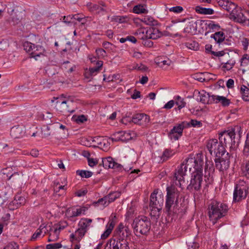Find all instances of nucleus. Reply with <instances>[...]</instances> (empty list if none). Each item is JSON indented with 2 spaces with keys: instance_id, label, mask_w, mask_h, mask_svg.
I'll list each match as a JSON object with an SVG mask.
<instances>
[{
  "instance_id": "1",
  "label": "nucleus",
  "mask_w": 249,
  "mask_h": 249,
  "mask_svg": "<svg viewBox=\"0 0 249 249\" xmlns=\"http://www.w3.org/2000/svg\"><path fill=\"white\" fill-rule=\"evenodd\" d=\"M166 192L165 210L167 215L174 217L184 213L187 206L184 196L173 186L167 187Z\"/></svg>"
},
{
  "instance_id": "2",
  "label": "nucleus",
  "mask_w": 249,
  "mask_h": 249,
  "mask_svg": "<svg viewBox=\"0 0 249 249\" xmlns=\"http://www.w3.org/2000/svg\"><path fill=\"white\" fill-rule=\"evenodd\" d=\"M228 211V206L223 203L213 200L209 206V216L214 224L216 221L226 215Z\"/></svg>"
},
{
  "instance_id": "3",
  "label": "nucleus",
  "mask_w": 249,
  "mask_h": 249,
  "mask_svg": "<svg viewBox=\"0 0 249 249\" xmlns=\"http://www.w3.org/2000/svg\"><path fill=\"white\" fill-rule=\"evenodd\" d=\"M241 128L236 126L234 128L228 129L221 132L219 134V140L221 144L224 146V148L229 147L230 148L235 145V131L240 133ZM239 137H241L240 133H239Z\"/></svg>"
},
{
  "instance_id": "4",
  "label": "nucleus",
  "mask_w": 249,
  "mask_h": 249,
  "mask_svg": "<svg viewBox=\"0 0 249 249\" xmlns=\"http://www.w3.org/2000/svg\"><path fill=\"white\" fill-rule=\"evenodd\" d=\"M132 226L135 232L147 235L151 229V221L146 216H139L134 219Z\"/></svg>"
},
{
  "instance_id": "5",
  "label": "nucleus",
  "mask_w": 249,
  "mask_h": 249,
  "mask_svg": "<svg viewBox=\"0 0 249 249\" xmlns=\"http://www.w3.org/2000/svg\"><path fill=\"white\" fill-rule=\"evenodd\" d=\"M206 147L210 154L211 155L213 154L215 157L220 158L223 157L226 152L224 146L221 144L220 142L218 143V140L215 139L209 140Z\"/></svg>"
},
{
  "instance_id": "6",
  "label": "nucleus",
  "mask_w": 249,
  "mask_h": 249,
  "mask_svg": "<svg viewBox=\"0 0 249 249\" xmlns=\"http://www.w3.org/2000/svg\"><path fill=\"white\" fill-rule=\"evenodd\" d=\"M248 189L249 186L245 181H240L235 187L233 201L236 202L245 199L248 193Z\"/></svg>"
},
{
  "instance_id": "7",
  "label": "nucleus",
  "mask_w": 249,
  "mask_h": 249,
  "mask_svg": "<svg viewBox=\"0 0 249 249\" xmlns=\"http://www.w3.org/2000/svg\"><path fill=\"white\" fill-rule=\"evenodd\" d=\"M203 182V174H200V172H193L190 184L187 186V189L190 192L200 191Z\"/></svg>"
},
{
  "instance_id": "8",
  "label": "nucleus",
  "mask_w": 249,
  "mask_h": 249,
  "mask_svg": "<svg viewBox=\"0 0 249 249\" xmlns=\"http://www.w3.org/2000/svg\"><path fill=\"white\" fill-rule=\"evenodd\" d=\"M104 249H129L127 240L111 238L107 241Z\"/></svg>"
},
{
  "instance_id": "9",
  "label": "nucleus",
  "mask_w": 249,
  "mask_h": 249,
  "mask_svg": "<svg viewBox=\"0 0 249 249\" xmlns=\"http://www.w3.org/2000/svg\"><path fill=\"white\" fill-rule=\"evenodd\" d=\"M122 121L123 123L126 124L124 123L125 121L129 122H133L135 124H147L150 121V117L148 115L143 113H138L135 114L133 116L132 118H128L127 117H124Z\"/></svg>"
},
{
  "instance_id": "10",
  "label": "nucleus",
  "mask_w": 249,
  "mask_h": 249,
  "mask_svg": "<svg viewBox=\"0 0 249 249\" xmlns=\"http://www.w3.org/2000/svg\"><path fill=\"white\" fill-rule=\"evenodd\" d=\"M57 107L59 111L63 113H73L75 108L73 107L74 103L70 100H58L56 102Z\"/></svg>"
},
{
  "instance_id": "11",
  "label": "nucleus",
  "mask_w": 249,
  "mask_h": 249,
  "mask_svg": "<svg viewBox=\"0 0 249 249\" xmlns=\"http://www.w3.org/2000/svg\"><path fill=\"white\" fill-rule=\"evenodd\" d=\"M186 167L184 164L181 163L176 169L174 173V179L178 181V183L176 182L177 185H179V187L181 186V182H184V176L186 174Z\"/></svg>"
},
{
  "instance_id": "12",
  "label": "nucleus",
  "mask_w": 249,
  "mask_h": 249,
  "mask_svg": "<svg viewBox=\"0 0 249 249\" xmlns=\"http://www.w3.org/2000/svg\"><path fill=\"white\" fill-rule=\"evenodd\" d=\"M230 16L231 19L238 23L247 24V21L249 20L242 12L241 8L238 7L232 13H230Z\"/></svg>"
},
{
  "instance_id": "13",
  "label": "nucleus",
  "mask_w": 249,
  "mask_h": 249,
  "mask_svg": "<svg viewBox=\"0 0 249 249\" xmlns=\"http://www.w3.org/2000/svg\"><path fill=\"white\" fill-rule=\"evenodd\" d=\"M118 235L117 239L127 240V238L131 234V231L128 227L124 226L122 223H120L115 230Z\"/></svg>"
},
{
  "instance_id": "14",
  "label": "nucleus",
  "mask_w": 249,
  "mask_h": 249,
  "mask_svg": "<svg viewBox=\"0 0 249 249\" xmlns=\"http://www.w3.org/2000/svg\"><path fill=\"white\" fill-rule=\"evenodd\" d=\"M102 165L106 169L112 168L118 171H121L123 169V166L116 162L110 157L103 158Z\"/></svg>"
},
{
  "instance_id": "15",
  "label": "nucleus",
  "mask_w": 249,
  "mask_h": 249,
  "mask_svg": "<svg viewBox=\"0 0 249 249\" xmlns=\"http://www.w3.org/2000/svg\"><path fill=\"white\" fill-rule=\"evenodd\" d=\"M229 153L226 154V156L224 158L222 157L219 158L216 157L214 159L216 168L220 171H224L228 169L230 164V161L228 159Z\"/></svg>"
},
{
  "instance_id": "16",
  "label": "nucleus",
  "mask_w": 249,
  "mask_h": 249,
  "mask_svg": "<svg viewBox=\"0 0 249 249\" xmlns=\"http://www.w3.org/2000/svg\"><path fill=\"white\" fill-rule=\"evenodd\" d=\"M214 171V167L212 161L207 160L205 167V181L208 184L213 181L212 175Z\"/></svg>"
},
{
  "instance_id": "17",
  "label": "nucleus",
  "mask_w": 249,
  "mask_h": 249,
  "mask_svg": "<svg viewBox=\"0 0 249 249\" xmlns=\"http://www.w3.org/2000/svg\"><path fill=\"white\" fill-rule=\"evenodd\" d=\"M198 95L196 98L197 101L204 104H211L213 103L214 101V95H210L209 93L206 92L204 90L198 91Z\"/></svg>"
},
{
  "instance_id": "18",
  "label": "nucleus",
  "mask_w": 249,
  "mask_h": 249,
  "mask_svg": "<svg viewBox=\"0 0 249 249\" xmlns=\"http://www.w3.org/2000/svg\"><path fill=\"white\" fill-rule=\"evenodd\" d=\"M142 36L141 38L143 39V36L146 38H151L152 39H157L160 37L162 36V33L157 28L152 27L149 28L146 32V34L143 35L144 32L142 33Z\"/></svg>"
},
{
  "instance_id": "19",
  "label": "nucleus",
  "mask_w": 249,
  "mask_h": 249,
  "mask_svg": "<svg viewBox=\"0 0 249 249\" xmlns=\"http://www.w3.org/2000/svg\"><path fill=\"white\" fill-rule=\"evenodd\" d=\"M25 128L22 125H16L12 127L10 130V135L14 139H19L25 134Z\"/></svg>"
},
{
  "instance_id": "20",
  "label": "nucleus",
  "mask_w": 249,
  "mask_h": 249,
  "mask_svg": "<svg viewBox=\"0 0 249 249\" xmlns=\"http://www.w3.org/2000/svg\"><path fill=\"white\" fill-rule=\"evenodd\" d=\"M89 7L90 11L96 14H104L107 11V6L103 2L98 4H90Z\"/></svg>"
},
{
  "instance_id": "21",
  "label": "nucleus",
  "mask_w": 249,
  "mask_h": 249,
  "mask_svg": "<svg viewBox=\"0 0 249 249\" xmlns=\"http://www.w3.org/2000/svg\"><path fill=\"white\" fill-rule=\"evenodd\" d=\"M158 193V191L155 190L154 192L150 195V207H162L163 203V199L161 198H160L158 199V197L157 196V195Z\"/></svg>"
},
{
  "instance_id": "22",
  "label": "nucleus",
  "mask_w": 249,
  "mask_h": 249,
  "mask_svg": "<svg viewBox=\"0 0 249 249\" xmlns=\"http://www.w3.org/2000/svg\"><path fill=\"white\" fill-rule=\"evenodd\" d=\"M183 134V130L179 125L178 124L175 125L170 130L168 134V136L171 139L178 140Z\"/></svg>"
},
{
  "instance_id": "23",
  "label": "nucleus",
  "mask_w": 249,
  "mask_h": 249,
  "mask_svg": "<svg viewBox=\"0 0 249 249\" xmlns=\"http://www.w3.org/2000/svg\"><path fill=\"white\" fill-rule=\"evenodd\" d=\"M115 218V216H114L113 218L109 219L106 226V230L101 235V239H105L107 238L111 233L116 223V221L114 219Z\"/></svg>"
},
{
  "instance_id": "24",
  "label": "nucleus",
  "mask_w": 249,
  "mask_h": 249,
  "mask_svg": "<svg viewBox=\"0 0 249 249\" xmlns=\"http://www.w3.org/2000/svg\"><path fill=\"white\" fill-rule=\"evenodd\" d=\"M194 168L195 169V171L193 172H200V174H202L204 161L202 155L197 154L196 159H194Z\"/></svg>"
},
{
  "instance_id": "25",
  "label": "nucleus",
  "mask_w": 249,
  "mask_h": 249,
  "mask_svg": "<svg viewBox=\"0 0 249 249\" xmlns=\"http://www.w3.org/2000/svg\"><path fill=\"white\" fill-rule=\"evenodd\" d=\"M45 53V49L40 45H34V50L30 54L31 58H34L36 60H37V57H40L41 55H44Z\"/></svg>"
},
{
  "instance_id": "26",
  "label": "nucleus",
  "mask_w": 249,
  "mask_h": 249,
  "mask_svg": "<svg viewBox=\"0 0 249 249\" xmlns=\"http://www.w3.org/2000/svg\"><path fill=\"white\" fill-rule=\"evenodd\" d=\"M129 133L124 131H119L114 134L115 137L111 138L112 141H125L131 138Z\"/></svg>"
},
{
  "instance_id": "27",
  "label": "nucleus",
  "mask_w": 249,
  "mask_h": 249,
  "mask_svg": "<svg viewBox=\"0 0 249 249\" xmlns=\"http://www.w3.org/2000/svg\"><path fill=\"white\" fill-rule=\"evenodd\" d=\"M49 227V236L48 237V242H54L56 241L59 238L60 231L54 226Z\"/></svg>"
},
{
  "instance_id": "28",
  "label": "nucleus",
  "mask_w": 249,
  "mask_h": 249,
  "mask_svg": "<svg viewBox=\"0 0 249 249\" xmlns=\"http://www.w3.org/2000/svg\"><path fill=\"white\" fill-rule=\"evenodd\" d=\"M214 98L213 103H220L224 107H228L231 103L230 100L224 96L214 95Z\"/></svg>"
},
{
  "instance_id": "29",
  "label": "nucleus",
  "mask_w": 249,
  "mask_h": 249,
  "mask_svg": "<svg viewBox=\"0 0 249 249\" xmlns=\"http://www.w3.org/2000/svg\"><path fill=\"white\" fill-rule=\"evenodd\" d=\"M197 31V22H189L187 26L184 29V33L194 35Z\"/></svg>"
},
{
  "instance_id": "30",
  "label": "nucleus",
  "mask_w": 249,
  "mask_h": 249,
  "mask_svg": "<svg viewBox=\"0 0 249 249\" xmlns=\"http://www.w3.org/2000/svg\"><path fill=\"white\" fill-rule=\"evenodd\" d=\"M92 222V220L91 219L83 218L78 223L79 228L83 230H86L87 232Z\"/></svg>"
},
{
  "instance_id": "31",
  "label": "nucleus",
  "mask_w": 249,
  "mask_h": 249,
  "mask_svg": "<svg viewBox=\"0 0 249 249\" xmlns=\"http://www.w3.org/2000/svg\"><path fill=\"white\" fill-rule=\"evenodd\" d=\"M103 65V62L102 61H97L95 67L89 69V74H91V76L96 75L101 71Z\"/></svg>"
},
{
  "instance_id": "32",
  "label": "nucleus",
  "mask_w": 249,
  "mask_h": 249,
  "mask_svg": "<svg viewBox=\"0 0 249 249\" xmlns=\"http://www.w3.org/2000/svg\"><path fill=\"white\" fill-rule=\"evenodd\" d=\"M196 11L197 13L204 15H212L214 11L212 8H203L199 6L196 7Z\"/></svg>"
},
{
  "instance_id": "33",
  "label": "nucleus",
  "mask_w": 249,
  "mask_h": 249,
  "mask_svg": "<svg viewBox=\"0 0 249 249\" xmlns=\"http://www.w3.org/2000/svg\"><path fill=\"white\" fill-rule=\"evenodd\" d=\"M211 37L213 38L217 43H220L224 41L225 35L222 32H217L212 35Z\"/></svg>"
},
{
  "instance_id": "34",
  "label": "nucleus",
  "mask_w": 249,
  "mask_h": 249,
  "mask_svg": "<svg viewBox=\"0 0 249 249\" xmlns=\"http://www.w3.org/2000/svg\"><path fill=\"white\" fill-rule=\"evenodd\" d=\"M240 93L244 101H249V88L245 85H242L240 89Z\"/></svg>"
},
{
  "instance_id": "35",
  "label": "nucleus",
  "mask_w": 249,
  "mask_h": 249,
  "mask_svg": "<svg viewBox=\"0 0 249 249\" xmlns=\"http://www.w3.org/2000/svg\"><path fill=\"white\" fill-rule=\"evenodd\" d=\"M121 196L120 192H113L110 193L108 195L106 196V198L104 199H107L108 201V204L113 202L116 199L119 197Z\"/></svg>"
},
{
  "instance_id": "36",
  "label": "nucleus",
  "mask_w": 249,
  "mask_h": 249,
  "mask_svg": "<svg viewBox=\"0 0 249 249\" xmlns=\"http://www.w3.org/2000/svg\"><path fill=\"white\" fill-rule=\"evenodd\" d=\"M88 207L83 206L79 207L76 209H73L72 211L71 217H76L82 214H84L85 212L88 210Z\"/></svg>"
},
{
  "instance_id": "37",
  "label": "nucleus",
  "mask_w": 249,
  "mask_h": 249,
  "mask_svg": "<svg viewBox=\"0 0 249 249\" xmlns=\"http://www.w3.org/2000/svg\"><path fill=\"white\" fill-rule=\"evenodd\" d=\"M174 154L173 151L169 149H166L163 152L160 158V161L161 162H163L167 160H168L170 157H171Z\"/></svg>"
},
{
  "instance_id": "38",
  "label": "nucleus",
  "mask_w": 249,
  "mask_h": 249,
  "mask_svg": "<svg viewBox=\"0 0 249 249\" xmlns=\"http://www.w3.org/2000/svg\"><path fill=\"white\" fill-rule=\"evenodd\" d=\"M243 156V160L245 161V166L243 168V172L244 175L248 178H249V155L248 158Z\"/></svg>"
},
{
  "instance_id": "39",
  "label": "nucleus",
  "mask_w": 249,
  "mask_h": 249,
  "mask_svg": "<svg viewBox=\"0 0 249 249\" xmlns=\"http://www.w3.org/2000/svg\"><path fill=\"white\" fill-rule=\"evenodd\" d=\"M151 213L150 215L152 217H154L155 219H158L160 217V215L162 207H151Z\"/></svg>"
},
{
  "instance_id": "40",
  "label": "nucleus",
  "mask_w": 249,
  "mask_h": 249,
  "mask_svg": "<svg viewBox=\"0 0 249 249\" xmlns=\"http://www.w3.org/2000/svg\"><path fill=\"white\" fill-rule=\"evenodd\" d=\"M249 155V133L247 134L246 140L245 142L244 149L243 150V156L248 157Z\"/></svg>"
},
{
  "instance_id": "41",
  "label": "nucleus",
  "mask_w": 249,
  "mask_h": 249,
  "mask_svg": "<svg viewBox=\"0 0 249 249\" xmlns=\"http://www.w3.org/2000/svg\"><path fill=\"white\" fill-rule=\"evenodd\" d=\"M205 25L210 30H219L220 26L218 24L214 23L213 21H207L206 22Z\"/></svg>"
},
{
  "instance_id": "42",
  "label": "nucleus",
  "mask_w": 249,
  "mask_h": 249,
  "mask_svg": "<svg viewBox=\"0 0 249 249\" xmlns=\"http://www.w3.org/2000/svg\"><path fill=\"white\" fill-rule=\"evenodd\" d=\"M195 160L193 158H188L186 159L182 163L184 164V166L186 167V170L187 171V169L189 168V171H191L192 167H194Z\"/></svg>"
},
{
  "instance_id": "43",
  "label": "nucleus",
  "mask_w": 249,
  "mask_h": 249,
  "mask_svg": "<svg viewBox=\"0 0 249 249\" xmlns=\"http://www.w3.org/2000/svg\"><path fill=\"white\" fill-rule=\"evenodd\" d=\"M185 46L188 49L196 51L199 49L198 43L195 41H191L185 43Z\"/></svg>"
},
{
  "instance_id": "44",
  "label": "nucleus",
  "mask_w": 249,
  "mask_h": 249,
  "mask_svg": "<svg viewBox=\"0 0 249 249\" xmlns=\"http://www.w3.org/2000/svg\"><path fill=\"white\" fill-rule=\"evenodd\" d=\"M133 12L136 14L145 13L147 11L145 9L143 5L138 4L133 8Z\"/></svg>"
},
{
  "instance_id": "45",
  "label": "nucleus",
  "mask_w": 249,
  "mask_h": 249,
  "mask_svg": "<svg viewBox=\"0 0 249 249\" xmlns=\"http://www.w3.org/2000/svg\"><path fill=\"white\" fill-rule=\"evenodd\" d=\"M106 198V196L103 197V198H100L98 200V201L94 202L93 204L95 206H99V205L103 206V208L108 206V201L107 199H104Z\"/></svg>"
},
{
  "instance_id": "46",
  "label": "nucleus",
  "mask_w": 249,
  "mask_h": 249,
  "mask_svg": "<svg viewBox=\"0 0 249 249\" xmlns=\"http://www.w3.org/2000/svg\"><path fill=\"white\" fill-rule=\"evenodd\" d=\"M237 7V6L234 3L228 0L227 3L224 9L229 12H230V13H232Z\"/></svg>"
},
{
  "instance_id": "47",
  "label": "nucleus",
  "mask_w": 249,
  "mask_h": 249,
  "mask_svg": "<svg viewBox=\"0 0 249 249\" xmlns=\"http://www.w3.org/2000/svg\"><path fill=\"white\" fill-rule=\"evenodd\" d=\"M142 21L144 22L145 24L149 25H154L156 24L157 21L154 20L153 18L150 17L149 16H146L144 17Z\"/></svg>"
},
{
  "instance_id": "48",
  "label": "nucleus",
  "mask_w": 249,
  "mask_h": 249,
  "mask_svg": "<svg viewBox=\"0 0 249 249\" xmlns=\"http://www.w3.org/2000/svg\"><path fill=\"white\" fill-rule=\"evenodd\" d=\"M76 174L79 175L82 178H89L92 175V173L90 171L86 170H77Z\"/></svg>"
},
{
  "instance_id": "49",
  "label": "nucleus",
  "mask_w": 249,
  "mask_h": 249,
  "mask_svg": "<svg viewBox=\"0 0 249 249\" xmlns=\"http://www.w3.org/2000/svg\"><path fill=\"white\" fill-rule=\"evenodd\" d=\"M86 232L87 231L86 230H83L79 228L75 231V234L77 235L76 241L79 242L81 240V239L84 237Z\"/></svg>"
},
{
  "instance_id": "50",
  "label": "nucleus",
  "mask_w": 249,
  "mask_h": 249,
  "mask_svg": "<svg viewBox=\"0 0 249 249\" xmlns=\"http://www.w3.org/2000/svg\"><path fill=\"white\" fill-rule=\"evenodd\" d=\"M176 100V104L178 106V109H180L185 106L186 103L184 101L183 99L181 98L179 96H178Z\"/></svg>"
},
{
  "instance_id": "51",
  "label": "nucleus",
  "mask_w": 249,
  "mask_h": 249,
  "mask_svg": "<svg viewBox=\"0 0 249 249\" xmlns=\"http://www.w3.org/2000/svg\"><path fill=\"white\" fill-rule=\"evenodd\" d=\"M34 44H33L30 42L26 41L23 43V48L24 50H25L27 52H30L31 51H33Z\"/></svg>"
},
{
  "instance_id": "52",
  "label": "nucleus",
  "mask_w": 249,
  "mask_h": 249,
  "mask_svg": "<svg viewBox=\"0 0 249 249\" xmlns=\"http://www.w3.org/2000/svg\"><path fill=\"white\" fill-rule=\"evenodd\" d=\"M203 76H205V82H208L210 80L214 81L216 78V75L213 74L209 72H205L202 74Z\"/></svg>"
},
{
  "instance_id": "53",
  "label": "nucleus",
  "mask_w": 249,
  "mask_h": 249,
  "mask_svg": "<svg viewBox=\"0 0 249 249\" xmlns=\"http://www.w3.org/2000/svg\"><path fill=\"white\" fill-rule=\"evenodd\" d=\"M68 224L65 221H60L58 224H55L53 226L56 228L59 231L64 229L68 226Z\"/></svg>"
},
{
  "instance_id": "54",
  "label": "nucleus",
  "mask_w": 249,
  "mask_h": 249,
  "mask_svg": "<svg viewBox=\"0 0 249 249\" xmlns=\"http://www.w3.org/2000/svg\"><path fill=\"white\" fill-rule=\"evenodd\" d=\"M235 63V61L230 60L226 63H222V64H224V65L222 67L226 69L227 70H230L232 69Z\"/></svg>"
},
{
  "instance_id": "55",
  "label": "nucleus",
  "mask_w": 249,
  "mask_h": 249,
  "mask_svg": "<svg viewBox=\"0 0 249 249\" xmlns=\"http://www.w3.org/2000/svg\"><path fill=\"white\" fill-rule=\"evenodd\" d=\"M240 62L241 66H247L249 63V55L248 54H244L241 59Z\"/></svg>"
},
{
  "instance_id": "56",
  "label": "nucleus",
  "mask_w": 249,
  "mask_h": 249,
  "mask_svg": "<svg viewBox=\"0 0 249 249\" xmlns=\"http://www.w3.org/2000/svg\"><path fill=\"white\" fill-rule=\"evenodd\" d=\"M189 122L190 127H200L202 126V123L200 121H198L196 120L192 119Z\"/></svg>"
},
{
  "instance_id": "57",
  "label": "nucleus",
  "mask_w": 249,
  "mask_h": 249,
  "mask_svg": "<svg viewBox=\"0 0 249 249\" xmlns=\"http://www.w3.org/2000/svg\"><path fill=\"white\" fill-rule=\"evenodd\" d=\"M62 247V245L60 243L54 244H50L46 246V249H58Z\"/></svg>"
},
{
  "instance_id": "58",
  "label": "nucleus",
  "mask_w": 249,
  "mask_h": 249,
  "mask_svg": "<svg viewBox=\"0 0 249 249\" xmlns=\"http://www.w3.org/2000/svg\"><path fill=\"white\" fill-rule=\"evenodd\" d=\"M169 10L170 12H174L176 13H180L183 11V9L182 8V7H181V6H177L171 7V8H169Z\"/></svg>"
},
{
  "instance_id": "59",
  "label": "nucleus",
  "mask_w": 249,
  "mask_h": 249,
  "mask_svg": "<svg viewBox=\"0 0 249 249\" xmlns=\"http://www.w3.org/2000/svg\"><path fill=\"white\" fill-rule=\"evenodd\" d=\"M42 233L43 232H42V231L37 229L36 232L32 235L31 237V240H36L37 238H39Z\"/></svg>"
},
{
  "instance_id": "60",
  "label": "nucleus",
  "mask_w": 249,
  "mask_h": 249,
  "mask_svg": "<svg viewBox=\"0 0 249 249\" xmlns=\"http://www.w3.org/2000/svg\"><path fill=\"white\" fill-rule=\"evenodd\" d=\"M18 245L15 242L8 244L3 249H18Z\"/></svg>"
},
{
  "instance_id": "61",
  "label": "nucleus",
  "mask_w": 249,
  "mask_h": 249,
  "mask_svg": "<svg viewBox=\"0 0 249 249\" xmlns=\"http://www.w3.org/2000/svg\"><path fill=\"white\" fill-rule=\"evenodd\" d=\"M96 53L97 55L99 57H104L106 56V51L101 48L96 50Z\"/></svg>"
},
{
  "instance_id": "62",
  "label": "nucleus",
  "mask_w": 249,
  "mask_h": 249,
  "mask_svg": "<svg viewBox=\"0 0 249 249\" xmlns=\"http://www.w3.org/2000/svg\"><path fill=\"white\" fill-rule=\"evenodd\" d=\"M88 164L90 167H93L98 164V160L96 159L88 158Z\"/></svg>"
},
{
  "instance_id": "63",
  "label": "nucleus",
  "mask_w": 249,
  "mask_h": 249,
  "mask_svg": "<svg viewBox=\"0 0 249 249\" xmlns=\"http://www.w3.org/2000/svg\"><path fill=\"white\" fill-rule=\"evenodd\" d=\"M63 22L66 23H72L74 22L73 20L72 15H68L67 16H64Z\"/></svg>"
},
{
  "instance_id": "64",
  "label": "nucleus",
  "mask_w": 249,
  "mask_h": 249,
  "mask_svg": "<svg viewBox=\"0 0 249 249\" xmlns=\"http://www.w3.org/2000/svg\"><path fill=\"white\" fill-rule=\"evenodd\" d=\"M249 40L247 38H243L241 41L242 45L243 46V49L245 51H246L248 49V47L249 44Z\"/></svg>"
}]
</instances>
